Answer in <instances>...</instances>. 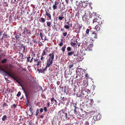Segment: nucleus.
<instances>
[{
  "label": "nucleus",
  "mask_w": 125,
  "mask_h": 125,
  "mask_svg": "<svg viewBox=\"0 0 125 125\" xmlns=\"http://www.w3.org/2000/svg\"><path fill=\"white\" fill-rule=\"evenodd\" d=\"M54 54L53 53V52H52L51 53H50L49 55V57L48 59L47 60V66H49L52 64L53 63V60L54 58Z\"/></svg>",
  "instance_id": "obj_1"
},
{
  "label": "nucleus",
  "mask_w": 125,
  "mask_h": 125,
  "mask_svg": "<svg viewBox=\"0 0 125 125\" xmlns=\"http://www.w3.org/2000/svg\"><path fill=\"white\" fill-rule=\"evenodd\" d=\"M4 71L6 73H7L9 76H10L12 79L15 80L16 82L19 84H20L21 82L19 81L18 79L17 78V76H14L13 75L11 74L10 73V70L8 69L7 70H4Z\"/></svg>",
  "instance_id": "obj_2"
},
{
  "label": "nucleus",
  "mask_w": 125,
  "mask_h": 125,
  "mask_svg": "<svg viewBox=\"0 0 125 125\" xmlns=\"http://www.w3.org/2000/svg\"><path fill=\"white\" fill-rule=\"evenodd\" d=\"M58 115H59L61 118H65L66 119H67V114L66 113L63 112V109L59 111L58 113Z\"/></svg>",
  "instance_id": "obj_3"
},
{
  "label": "nucleus",
  "mask_w": 125,
  "mask_h": 125,
  "mask_svg": "<svg viewBox=\"0 0 125 125\" xmlns=\"http://www.w3.org/2000/svg\"><path fill=\"white\" fill-rule=\"evenodd\" d=\"M90 36L91 40L92 41L94 40L96 38H97V34L94 32L92 33Z\"/></svg>",
  "instance_id": "obj_4"
},
{
  "label": "nucleus",
  "mask_w": 125,
  "mask_h": 125,
  "mask_svg": "<svg viewBox=\"0 0 125 125\" xmlns=\"http://www.w3.org/2000/svg\"><path fill=\"white\" fill-rule=\"evenodd\" d=\"M83 20L86 23H88L89 21V19L87 18V16L86 14L84 15V16L83 17Z\"/></svg>",
  "instance_id": "obj_5"
},
{
  "label": "nucleus",
  "mask_w": 125,
  "mask_h": 125,
  "mask_svg": "<svg viewBox=\"0 0 125 125\" xmlns=\"http://www.w3.org/2000/svg\"><path fill=\"white\" fill-rule=\"evenodd\" d=\"M47 66V65H46L45 68L43 70L42 69H37L38 71L39 72H41V73H42L43 72L46 71L47 70V68L49 67V66Z\"/></svg>",
  "instance_id": "obj_6"
},
{
  "label": "nucleus",
  "mask_w": 125,
  "mask_h": 125,
  "mask_svg": "<svg viewBox=\"0 0 125 125\" xmlns=\"http://www.w3.org/2000/svg\"><path fill=\"white\" fill-rule=\"evenodd\" d=\"M18 80L20 82V84H20V85L22 87V89L24 91V93H25V94L26 96V97H27V93L26 92L25 90V89L23 88V87H22V85L21 84V80L20 78H18Z\"/></svg>",
  "instance_id": "obj_7"
},
{
  "label": "nucleus",
  "mask_w": 125,
  "mask_h": 125,
  "mask_svg": "<svg viewBox=\"0 0 125 125\" xmlns=\"http://www.w3.org/2000/svg\"><path fill=\"white\" fill-rule=\"evenodd\" d=\"M51 104H52L54 103V102H55V103L54 104L57 105V102L56 100L54 99L53 98H52L51 99Z\"/></svg>",
  "instance_id": "obj_8"
},
{
  "label": "nucleus",
  "mask_w": 125,
  "mask_h": 125,
  "mask_svg": "<svg viewBox=\"0 0 125 125\" xmlns=\"http://www.w3.org/2000/svg\"><path fill=\"white\" fill-rule=\"evenodd\" d=\"M76 104H75V105L74 106L75 108L73 110V111L74 114L76 115L77 116H78L79 115V112H77L76 111V109L77 108L76 106Z\"/></svg>",
  "instance_id": "obj_9"
},
{
  "label": "nucleus",
  "mask_w": 125,
  "mask_h": 125,
  "mask_svg": "<svg viewBox=\"0 0 125 125\" xmlns=\"http://www.w3.org/2000/svg\"><path fill=\"white\" fill-rule=\"evenodd\" d=\"M24 31V32H25L29 34H30L31 33V31L25 28Z\"/></svg>",
  "instance_id": "obj_10"
},
{
  "label": "nucleus",
  "mask_w": 125,
  "mask_h": 125,
  "mask_svg": "<svg viewBox=\"0 0 125 125\" xmlns=\"http://www.w3.org/2000/svg\"><path fill=\"white\" fill-rule=\"evenodd\" d=\"M34 62H36V63L35 64H36L37 66L39 65L38 59H34Z\"/></svg>",
  "instance_id": "obj_11"
},
{
  "label": "nucleus",
  "mask_w": 125,
  "mask_h": 125,
  "mask_svg": "<svg viewBox=\"0 0 125 125\" xmlns=\"http://www.w3.org/2000/svg\"><path fill=\"white\" fill-rule=\"evenodd\" d=\"M87 12H88L87 11H85L84 10H82L80 12L81 15H83L84 14V15H85L86 14V13Z\"/></svg>",
  "instance_id": "obj_12"
},
{
  "label": "nucleus",
  "mask_w": 125,
  "mask_h": 125,
  "mask_svg": "<svg viewBox=\"0 0 125 125\" xmlns=\"http://www.w3.org/2000/svg\"><path fill=\"white\" fill-rule=\"evenodd\" d=\"M97 13H92L91 14V15L90 16V17L92 18L93 17H94L95 18L96 16V15Z\"/></svg>",
  "instance_id": "obj_13"
},
{
  "label": "nucleus",
  "mask_w": 125,
  "mask_h": 125,
  "mask_svg": "<svg viewBox=\"0 0 125 125\" xmlns=\"http://www.w3.org/2000/svg\"><path fill=\"white\" fill-rule=\"evenodd\" d=\"M100 25H98L97 24L95 27V29L97 31H99L100 29Z\"/></svg>",
  "instance_id": "obj_14"
},
{
  "label": "nucleus",
  "mask_w": 125,
  "mask_h": 125,
  "mask_svg": "<svg viewBox=\"0 0 125 125\" xmlns=\"http://www.w3.org/2000/svg\"><path fill=\"white\" fill-rule=\"evenodd\" d=\"M87 6V4L84 2H83L81 3V6L83 8H85Z\"/></svg>",
  "instance_id": "obj_15"
},
{
  "label": "nucleus",
  "mask_w": 125,
  "mask_h": 125,
  "mask_svg": "<svg viewBox=\"0 0 125 125\" xmlns=\"http://www.w3.org/2000/svg\"><path fill=\"white\" fill-rule=\"evenodd\" d=\"M96 22L98 23L100 22L99 21V20L97 18H96L94 19L93 20V23H94V22Z\"/></svg>",
  "instance_id": "obj_16"
},
{
  "label": "nucleus",
  "mask_w": 125,
  "mask_h": 125,
  "mask_svg": "<svg viewBox=\"0 0 125 125\" xmlns=\"http://www.w3.org/2000/svg\"><path fill=\"white\" fill-rule=\"evenodd\" d=\"M46 15L49 18V19L51 20V16L50 13H47L46 14Z\"/></svg>",
  "instance_id": "obj_17"
},
{
  "label": "nucleus",
  "mask_w": 125,
  "mask_h": 125,
  "mask_svg": "<svg viewBox=\"0 0 125 125\" xmlns=\"http://www.w3.org/2000/svg\"><path fill=\"white\" fill-rule=\"evenodd\" d=\"M96 119L97 120H99L101 118V116L100 115H97L96 117Z\"/></svg>",
  "instance_id": "obj_18"
},
{
  "label": "nucleus",
  "mask_w": 125,
  "mask_h": 125,
  "mask_svg": "<svg viewBox=\"0 0 125 125\" xmlns=\"http://www.w3.org/2000/svg\"><path fill=\"white\" fill-rule=\"evenodd\" d=\"M74 54V52L73 51L71 52H69L68 53L67 55L69 56H71L72 55H73Z\"/></svg>",
  "instance_id": "obj_19"
},
{
  "label": "nucleus",
  "mask_w": 125,
  "mask_h": 125,
  "mask_svg": "<svg viewBox=\"0 0 125 125\" xmlns=\"http://www.w3.org/2000/svg\"><path fill=\"white\" fill-rule=\"evenodd\" d=\"M40 21L41 22L43 23L45 22V20L44 18L42 17L40 20Z\"/></svg>",
  "instance_id": "obj_20"
},
{
  "label": "nucleus",
  "mask_w": 125,
  "mask_h": 125,
  "mask_svg": "<svg viewBox=\"0 0 125 125\" xmlns=\"http://www.w3.org/2000/svg\"><path fill=\"white\" fill-rule=\"evenodd\" d=\"M7 59H4L1 61V62L2 63H5L7 61Z\"/></svg>",
  "instance_id": "obj_21"
},
{
  "label": "nucleus",
  "mask_w": 125,
  "mask_h": 125,
  "mask_svg": "<svg viewBox=\"0 0 125 125\" xmlns=\"http://www.w3.org/2000/svg\"><path fill=\"white\" fill-rule=\"evenodd\" d=\"M7 119V116L6 115H4L3 116L2 118V120L3 121H4Z\"/></svg>",
  "instance_id": "obj_22"
},
{
  "label": "nucleus",
  "mask_w": 125,
  "mask_h": 125,
  "mask_svg": "<svg viewBox=\"0 0 125 125\" xmlns=\"http://www.w3.org/2000/svg\"><path fill=\"white\" fill-rule=\"evenodd\" d=\"M48 48L47 47H45V49L43 50L45 51L46 52H49V50H48Z\"/></svg>",
  "instance_id": "obj_23"
},
{
  "label": "nucleus",
  "mask_w": 125,
  "mask_h": 125,
  "mask_svg": "<svg viewBox=\"0 0 125 125\" xmlns=\"http://www.w3.org/2000/svg\"><path fill=\"white\" fill-rule=\"evenodd\" d=\"M58 19L60 21L64 18V17L62 16H59L58 17Z\"/></svg>",
  "instance_id": "obj_24"
},
{
  "label": "nucleus",
  "mask_w": 125,
  "mask_h": 125,
  "mask_svg": "<svg viewBox=\"0 0 125 125\" xmlns=\"http://www.w3.org/2000/svg\"><path fill=\"white\" fill-rule=\"evenodd\" d=\"M3 36H5V38H8L9 37L8 35H7L6 34V33L4 32L3 34Z\"/></svg>",
  "instance_id": "obj_25"
},
{
  "label": "nucleus",
  "mask_w": 125,
  "mask_h": 125,
  "mask_svg": "<svg viewBox=\"0 0 125 125\" xmlns=\"http://www.w3.org/2000/svg\"><path fill=\"white\" fill-rule=\"evenodd\" d=\"M56 4H54L52 6V8L53 10H55L57 8V6H56Z\"/></svg>",
  "instance_id": "obj_26"
},
{
  "label": "nucleus",
  "mask_w": 125,
  "mask_h": 125,
  "mask_svg": "<svg viewBox=\"0 0 125 125\" xmlns=\"http://www.w3.org/2000/svg\"><path fill=\"white\" fill-rule=\"evenodd\" d=\"M47 54H46V52L43 50L41 55L44 56V55H46Z\"/></svg>",
  "instance_id": "obj_27"
},
{
  "label": "nucleus",
  "mask_w": 125,
  "mask_h": 125,
  "mask_svg": "<svg viewBox=\"0 0 125 125\" xmlns=\"http://www.w3.org/2000/svg\"><path fill=\"white\" fill-rule=\"evenodd\" d=\"M90 31V30L89 29H87L86 31V34L88 35H89V32Z\"/></svg>",
  "instance_id": "obj_28"
},
{
  "label": "nucleus",
  "mask_w": 125,
  "mask_h": 125,
  "mask_svg": "<svg viewBox=\"0 0 125 125\" xmlns=\"http://www.w3.org/2000/svg\"><path fill=\"white\" fill-rule=\"evenodd\" d=\"M66 48V46L65 45H64L63 46L62 48V50L63 52L65 51V49Z\"/></svg>",
  "instance_id": "obj_29"
},
{
  "label": "nucleus",
  "mask_w": 125,
  "mask_h": 125,
  "mask_svg": "<svg viewBox=\"0 0 125 125\" xmlns=\"http://www.w3.org/2000/svg\"><path fill=\"white\" fill-rule=\"evenodd\" d=\"M90 100L91 102L90 103V104L91 105H92L94 103V101L92 99H91Z\"/></svg>",
  "instance_id": "obj_30"
},
{
  "label": "nucleus",
  "mask_w": 125,
  "mask_h": 125,
  "mask_svg": "<svg viewBox=\"0 0 125 125\" xmlns=\"http://www.w3.org/2000/svg\"><path fill=\"white\" fill-rule=\"evenodd\" d=\"M21 36V35L20 34H19L18 35H16L15 36V37L17 39H18L20 38Z\"/></svg>",
  "instance_id": "obj_31"
},
{
  "label": "nucleus",
  "mask_w": 125,
  "mask_h": 125,
  "mask_svg": "<svg viewBox=\"0 0 125 125\" xmlns=\"http://www.w3.org/2000/svg\"><path fill=\"white\" fill-rule=\"evenodd\" d=\"M64 28L67 29H68L70 28V26L68 25H65L64 26Z\"/></svg>",
  "instance_id": "obj_32"
},
{
  "label": "nucleus",
  "mask_w": 125,
  "mask_h": 125,
  "mask_svg": "<svg viewBox=\"0 0 125 125\" xmlns=\"http://www.w3.org/2000/svg\"><path fill=\"white\" fill-rule=\"evenodd\" d=\"M72 49L70 47H68L67 48V50L68 51H70Z\"/></svg>",
  "instance_id": "obj_33"
},
{
  "label": "nucleus",
  "mask_w": 125,
  "mask_h": 125,
  "mask_svg": "<svg viewBox=\"0 0 125 125\" xmlns=\"http://www.w3.org/2000/svg\"><path fill=\"white\" fill-rule=\"evenodd\" d=\"M47 13H50V12L49 9H46L45 10V14Z\"/></svg>",
  "instance_id": "obj_34"
},
{
  "label": "nucleus",
  "mask_w": 125,
  "mask_h": 125,
  "mask_svg": "<svg viewBox=\"0 0 125 125\" xmlns=\"http://www.w3.org/2000/svg\"><path fill=\"white\" fill-rule=\"evenodd\" d=\"M47 25L49 27L51 25V23L50 22H47Z\"/></svg>",
  "instance_id": "obj_35"
},
{
  "label": "nucleus",
  "mask_w": 125,
  "mask_h": 125,
  "mask_svg": "<svg viewBox=\"0 0 125 125\" xmlns=\"http://www.w3.org/2000/svg\"><path fill=\"white\" fill-rule=\"evenodd\" d=\"M70 44L73 46H74L75 45L76 43H73V42H71L70 43Z\"/></svg>",
  "instance_id": "obj_36"
},
{
  "label": "nucleus",
  "mask_w": 125,
  "mask_h": 125,
  "mask_svg": "<svg viewBox=\"0 0 125 125\" xmlns=\"http://www.w3.org/2000/svg\"><path fill=\"white\" fill-rule=\"evenodd\" d=\"M29 125H35V124L31 121H30L29 123Z\"/></svg>",
  "instance_id": "obj_37"
},
{
  "label": "nucleus",
  "mask_w": 125,
  "mask_h": 125,
  "mask_svg": "<svg viewBox=\"0 0 125 125\" xmlns=\"http://www.w3.org/2000/svg\"><path fill=\"white\" fill-rule=\"evenodd\" d=\"M74 65L73 64H72L70 65L69 66V68L70 69H71L72 67Z\"/></svg>",
  "instance_id": "obj_38"
},
{
  "label": "nucleus",
  "mask_w": 125,
  "mask_h": 125,
  "mask_svg": "<svg viewBox=\"0 0 125 125\" xmlns=\"http://www.w3.org/2000/svg\"><path fill=\"white\" fill-rule=\"evenodd\" d=\"M59 2H60L59 1H55V4L56 5H58L59 4Z\"/></svg>",
  "instance_id": "obj_39"
},
{
  "label": "nucleus",
  "mask_w": 125,
  "mask_h": 125,
  "mask_svg": "<svg viewBox=\"0 0 125 125\" xmlns=\"http://www.w3.org/2000/svg\"><path fill=\"white\" fill-rule=\"evenodd\" d=\"M40 36L41 37L42 39V40H43V34L42 33V32H41L40 33Z\"/></svg>",
  "instance_id": "obj_40"
},
{
  "label": "nucleus",
  "mask_w": 125,
  "mask_h": 125,
  "mask_svg": "<svg viewBox=\"0 0 125 125\" xmlns=\"http://www.w3.org/2000/svg\"><path fill=\"white\" fill-rule=\"evenodd\" d=\"M31 57H28L27 58V62H30Z\"/></svg>",
  "instance_id": "obj_41"
},
{
  "label": "nucleus",
  "mask_w": 125,
  "mask_h": 125,
  "mask_svg": "<svg viewBox=\"0 0 125 125\" xmlns=\"http://www.w3.org/2000/svg\"><path fill=\"white\" fill-rule=\"evenodd\" d=\"M21 92H18V93L17 94V97H19L21 95Z\"/></svg>",
  "instance_id": "obj_42"
},
{
  "label": "nucleus",
  "mask_w": 125,
  "mask_h": 125,
  "mask_svg": "<svg viewBox=\"0 0 125 125\" xmlns=\"http://www.w3.org/2000/svg\"><path fill=\"white\" fill-rule=\"evenodd\" d=\"M7 105V104L5 102H4L3 104V107H5Z\"/></svg>",
  "instance_id": "obj_43"
},
{
  "label": "nucleus",
  "mask_w": 125,
  "mask_h": 125,
  "mask_svg": "<svg viewBox=\"0 0 125 125\" xmlns=\"http://www.w3.org/2000/svg\"><path fill=\"white\" fill-rule=\"evenodd\" d=\"M38 113H39V110H38V109L36 111V114H35L36 115V116L37 115H38Z\"/></svg>",
  "instance_id": "obj_44"
},
{
  "label": "nucleus",
  "mask_w": 125,
  "mask_h": 125,
  "mask_svg": "<svg viewBox=\"0 0 125 125\" xmlns=\"http://www.w3.org/2000/svg\"><path fill=\"white\" fill-rule=\"evenodd\" d=\"M1 55V57L3 56V58H4L5 56L6 55L4 54V53H2L1 54H0Z\"/></svg>",
  "instance_id": "obj_45"
},
{
  "label": "nucleus",
  "mask_w": 125,
  "mask_h": 125,
  "mask_svg": "<svg viewBox=\"0 0 125 125\" xmlns=\"http://www.w3.org/2000/svg\"><path fill=\"white\" fill-rule=\"evenodd\" d=\"M33 42L34 43H38V42L37 41L36 39H34L33 40Z\"/></svg>",
  "instance_id": "obj_46"
},
{
  "label": "nucleus",
  "mask_w": 125,
  "mask_h": 125,
  "mask_svg": "<svg viewBox=\"0 0 125 125\" xmlns=\"http://www.w3.org/2000/svg\"><path fill=\"white\" fill-rule=\"evenodd\" d=\"M44 58L43 57V56L41 55V60H42V61L43 60V59L44 60Z\"/></svg>",
  "instance_id": "obj_47"
},
{
  "label": "nucleus",
  "mask_w": 125,
  "mask_h": 125,
  "mask_svg": "<svg viewBox=\"0 0 125 125\" xmlns=\"http://www.w3.org/2000/svg\"><path fill=\"white\" fill-rule=\"evenodd\" d=\"M44 110L45 112H46L47 111V108L46 107H44Z\"/></svg>",
  "instance_id": "obj_48"
},
{
  "label": "nucleus",
  "mask_w": 125,
  "mask_h": 125,
  "mask_svg": "<svg viewBox=\"0 0 125 125\" xmlns=\"http://www.w3.org/2000/svg\"><path fill=\"white\" fill-rule=\"evenodd\" d=\"M80 29H78V30L75 31V32L77 33H79L80 32Z\"/></svg>",
  "instance_id": "obj_49"
},
{
  "label": "nucleus",
  "mask_w": 125,
  "mask_h": 125,
  "mask_svg": "<svg viewBox=\"0 0 125 125\" xmlns=\"http://www.w3.org/2000/svg\"><path fill=\"white\" fill-rule=\"evenodd\" d=\"M63 44L62 42H61L59 44V45L60 46H61L63 45Z\"/></svg>",
  "instance_id": "obj_50"
},
{
  "label": "nucleus",
  "mask_w": 125,
  "mask_h": 125,
  "mask_svg": "<svg viewBox=\"0 0 125 125\" xmlns=\"http://www.w3.org/2000/svg\"><path fill=\"white\" fill-rule=\"evenodd\" d=\"M67 32H66L64 33H63V35L64 37L65 36L67 35Z\"/></svg>",
  "instance_id": "obj_51"
},
{
  "label": "nucleus",
  "mask_w": 125,
  "mask_h": 125,
  "mask_svg": "<svg viewBox=\"0 0 125 125\" xmlns=\"http://www.w3.org/2000/svg\"><path fill=\"white\" fill-rule=\"evenodd\" d=\"M85 125H89V123L88 121H86L85 123Z\"/></svg>",
  "instance_id": "obj_52"
},
{
  "label": "nucleus",
  "mask_w": 125,
  "mask_h": 125,
  "mask_svg": "<svg viewBox=\"0 0 125 125\" xmlns=\"http://www.w3.org/2000/svg\"><path fill=\"white\" fill-rule=\"evenodd\" d=\"M12 106L13 107L14 109L16 108L17 107V106L15 104H13L12 105Z\"/></svg>",
  "instance_id": "obj_53"
},
{
  "label": "nucleus",
  "mask_w": 125,
  "mask_h": 125,
  "mask_svg": "<svg viewBox=\"0 0 125 125\" xmlns=\"http://www.w3.org/2000/svg\"><path fill=\"white\" fill-rule=\"evenodd\" d=\"M50 105V102H48L47 103V105L48 106V107H49Z\"/></svg>",
  "instance_id": "obj_54"
},
{
  "label": "nucleus",
  "mask_w": 125,
  "mask_h": 125,
  "mask_svg": "<svg viewBox=\"0 0 125 125\" xmlns=\"http://www.w3.org/2000/svg\"><path fill=\"white\" fill-rule=\"evenodd\" d=\"M25 46H23V45H22L21 46V47L23 48V51H24L25 50Z\"/></svg>",
  "instance_id": "obj_55"
},
{
  "label": "nucleus",
  "mask_w": 125,
  "mask_h": 125,
  "mask_svg": "<svg viewBox=\"0 0 125 125\" xmlns=\"http://www.w3.org/2000/svg\"><path fill=\"white\" fill-rule=\"evenodd\" d=\"M40 112L41 113H42V112H43V109L42 108H41L40 109Z\"/></svg>",
  "instance_id": "obj_56"
},
{
  "label": "nucleus",
  "mask_w": 125,
  "mask_h": 125,
  "mask_svg": "<svg viewBox=\"0 0 125 125\" xmlns=\"http://www.w3.org/2000/svg\"><path fill=\"white\" fill-rule=\"evenodd\" d=\"M38 62H39V65H40V64H41V62L40 60H38Z\"/></svg>",
  "instance_id": "obj_57"
},
{
  "label": "nucleus",
  "mask_w": 125,
  "mask_h": 125,
  "mask_svg": "<svg viewBox=\"0 0 125 125\" xmlns=\"http://www.w3.org/2000/svg\"><path fill=\"white\" fill-rule=\"evenodd\" d=\"M64 30V29L63 28H62L61 29V31H63Z\"/></svg>",
  "instance_id": "obj_58"
},
{
  "label": "nucleus",
  "mask_w": 125,
  "mask_h": 125,
  "mask_svg": "<svg viewBox=\"0 0 125 125\" xmlns=\"http://www.w3.org/2000/svg\"><path fill=\"white\" fill-rule=\"evenodd\" d=\"M43 117V115H42L40 116V117L41 118H42Z\"/></svg>",
  "instance_id": "obj_59"
},
{
  "label": "nucleus",
  "mask_w": 125,
  "mask_h": 125,
  "mask_svg": "<svg viewBox=\"0 0 125 125\" xmlns=\"http://www.w3.org/2000/svg\"><path fill=\"white\" fill-rule=\"evenodd\" d=\"M33 57L31 58V60H30V62H32V59H33Z\"/></svg>",
  "instance_id": "obj_60"
},
{
  "label": "nucleus",
  "mask_w": 125,
  "mask_h": 125,
  "mask_svg": "<svg viewBox=\"0 0 125 125\" xmlns=\"http://www.w3.org/2000/svg\"><path fill=\"white\" fill-rule=\"evenodd\" d=\"M66 2L67 3H68L69 1V0H65Z\"/></svg>",
  "instance_id": "obj_61"
},
{
  "label": "nucleus",
  "mask_w": 125,
  "mask_h": 125,
  "mask_svg": "<svg viewBox=\"0 0 125 125\" xmlns=\"http://www.w3.org/2000/svg\"><path fill=\"white\" fill-rule=\"evenodd\" d=\"M21 58H23V55L22 54H21Z\"/></svg>",
  "instance_id": "obj_62"
},
{
  "label": "nucleus",
  "mask_w": 125,
  "mask_h": 125,
  "mask_svg": "<svg viewBox=\"0 0 125 125\" xmlns=\"http://www.w3.org/2000/svg\"><path fill=\"white\" fill-rule=\"evenodd\" d=\"M44 41L46 40V37H45V38L44 39Z\"/></svg>",
  "instance_id": "obj_63"
},
{
  "label": "nucleus",
  "mask_w": 125,
  "mask_h": 125,
  "mask_svg": "<svg viewBox=\"0 0 125 125\" xmlns=\"http://www.w3.org/2000/svg\"><path fill=\"white\" fill-rule=\"evenodd\" d=\"M64 97H63L62 98V100H64Z\"/></svg>",
  "instance_id": "obj_64"
}]
</instances>
